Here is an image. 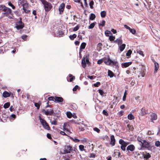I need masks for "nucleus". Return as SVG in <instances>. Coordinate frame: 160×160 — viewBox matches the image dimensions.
<instances>
[{"instance_id":"c85d7f7f","label":"nucleus","mask_w":160,"mask_h":160,"mask_svg":"<svg viewBox=\"0 0 160 160\" xmlns=\"http://www.w3.org/2000/svg\"><path fill=\"white\" fill-rule=\"evenodd\" d=\"M86 46V43L85 42H82L81 45L80 49H84L85 48Z\"/></svg>"},{"instance_id":"412c9836","label":"nucleus","mask_w":160,"mask_h":160,"mask_svg":"<svg viewBox=\"0 0 160 160\" xmlns=\"http://www.w3.org/2000/svg\"><path fill=\"white\" fill-rule=\"evenodd\" d=\"M108 76L111 78H112L114 76V74L110 70H108Z\"/></svg>"},{"instance_id":"72a5a7b5","label":"nucleus","mask_w":160,"mask_h":160,"mask_svg":"<svg viewBox=\"0 0 160 160\" xmlns=\"http://www.w3.org/2000/svg\"><path fill=\"white\" fill-rule=\"evenodd\" d=\"M105 35L107 36H110L109 35V34H111L112 35V34L111 33V32L109 31H108V30L106 31L105 32Z\"/></svg>"},{"instance_id":"e2e57ef3","label":"nucleus","mask_w":160,"mask_h":160,"mask_svg":"<svg viewBox=\"0 0 160 160\" xmlns=\"http://www.w3.org/2000/svg\"><path fill=\"white\" fill-rule=\"evenodd\" d=\"M79 129L80 131H83L84 130V129L82 127L81 125H80L79 127Z\"/></svg>"},{"instance_id":"a18cd8bd","label":"nucleus","mask_w":160,"mask_h":160,"mask_svg":"<svg viewBox=\"0 0 160 160\" xmlns=\"http://www.w3.org/2000/svg\"><path fill=\"white\" fill-rule=\"evenodd\" d=\"M93 4H94V2L93 1H91V2L89 3V5H90V7L92 9V8H93Z\"/></svg>"},{"instance_id":"f8f14e48","label":"nucleus","mask_w":160,"mask_h":160,"mask_svg":"<svg viewBox=\"0 0 160 160\" xmlns=\"http://www.w3.org/2000/svg\"><path fill=\"white\" fill-rule=\"evenodd\" d=\"M151 121L153 122V121L157 119V116L156 114L155 113H152L150 115Z\"/></svg>"},{"instance_id":"5701e85b","label":"nucleus","mask_w":160,"mask_h":160,"mask_svg":"<svg viewBox=\"0 0 160 160\" xmlns=\"http://www.w3.org/2000/svg\"><path fill=\"white\" fill-rule=\"evenodd\" d=\"M143 156L144 158L146 159H148L151 157L150 155L148 153H146L145 154H143Z\"/></svg>"},{"instance_id":"4c0bfd02","label":"nucleus","mask_w":160,"mask_h":160,"mask_svg":"<svg viewBox=\"0 0 160 160\" xmlns=\"http://www.w3.org/2000/svg\"><path fill=\"white\" fill-rule=\"evenodd\" d=\"M28 6V4L27 3H25L22 5L23 9H24L27 8Z\"/></svg>"},{"instance_id":"de8ad7c7","label":"nucleus","mask_w":160,"mask_h":160,"mask_svg":"<svg viewBox=\"0 0 160 160\" xmlns=\"http://www.w3.org/2000/svg\"><path fill=\"white\" fill-rule=\"evenodd\" d=\"M79 26L78 25L76 27H74L73 29V31H77L79 28Z\"/></svg>"},{"instance_id":"dca6fc26","label":"nucleus","mask_w":160,"mask_h":160,"mask_svg":"<svg viewBox=\"0 0 160 160\" xmlns=\"http://www.w3.org/2000/svg\"><path fill=\"white\" fill-rule=\"evenodd\" d=\"M132 63V62H126L125 63H123L122 64V66H123V67L124 68H126L128 67V66H129Z\"/></svg>"},{"instance_id":"2eb2a0df","label":"nucleus","mask_w":160,"mask_h":160,"mask_svg":"<svg viewBox=\"0 0 160 160\" xmlns=\"http://www.w3.org/2000/svg\"><path fill=\"white\" fill-rule=\"evenodd\" d=\"M111 139V144L112 146H114L115 145V139L113 135H112L110 137Z\"/></svg>"},{"instance_id":"c9c22d12","label":"nucleus","mask_w":160,"mask_h":160,"mask_svg":"<svg viewBox=\"0 0 160 160\" xmlns=\"http://www.w3.org/2000/svg\"><path fill=\"white\" fill-rule=\"evenodd\" d=\"M132 52V51L131 50H128L126 53V56L128 57H130Z\"/></svg>"},{"instance_id":"39448f33","label":"nucleus","mask_w":160,"mask_h":160,"mask_svg":"<svg viewBox=\"0 0 160 160\" xmlns=\"http://www.w3.org/2000/svg\"><path fill=\"white\" fill-rule=\"evenodd\" d=\"M119 143L121 145V148L123 151L126 150V147L129 144L128 142H125L123 140L120 139L119 141Z\"/></svg>"},{"instance_id":"79ce46f5","label":"nucleus","mask_w":160,"mask_h":160,"mask_svg":"<svg viewBox=\"0 0 160 160\" xmlns=\"http://www.w3.org/2000/svg\"><path fill=\"white\" fill-rule=\"evenodd\" d=\"M127 94V93H126V91H125V92L124 93V95L123 97V98H122L123 101H125L126 100Z\"/></svg>"},{"instance_id":"6ab92c4d","label":"nucleus","mask_w":160,"mask_h":160,"mask_svg":"<svg viewBox=\"0 0 160 160\" xmlns=\"http://www.w3.org/2000/svg\"><path fill=\"white\" fill-rule=\"evenodd\" d=\"M11 93L7 91H4L3 93V96L4 98H7L10 96Z\"/></svg>"},{"instance_id":"f3484780","label":"nucleus","mask_w":160,"mask_h":160,"mask_svg":"<svg viewBox=\"0 0 160 160\" xmlns=\"http://www.w3.org/2000/svg\"><path fill=\"white\" fill-rule=\"evenodd\" d=\"M148 113V111L145 110L143 108H142L141 109V114L142 116Z\"/></svg>"},{"instance_id":"b1692460","label":"nucleus","mask_w":160,"mask_h":160,"mask_svg":"<svg viewBox=\"0 0 160 160\" xmlns=\"http://www.w3.org/2000/svg\"><path fill=\"white\" fill-rule=\"evenodd\" d=\"M128 119L132 120L134 119V116L132 114H130L128 115Z\"/></svg>"},{"instance_id":"4468645a","label":"nucleus","mask_w":160,"mask_h":160,"mask_svg":"<svg viewBox=\"0 0 160 160\" xmlns=\"http://www.w3.org/2000/svg\"><path fill=\"white\" fill-rule=\"evenodd\" d=\"M111 60L109 57L107 58H105L103 61L104 63L108 65H111Z\"/></svg>"},{"instance_id":"ddd939ff","label":"nucleus","mask_w":160,"mask_h":160,"mask_svg":"<svg viewBox=\"0 0 160 160\" xmlns=\"http://www.w3.org/2000/svg\"><path fill=\"white\" fill-rule=\"evenodd\" d=\"M54 102H63V99L61 97H55L54 98Z\"/></svg>"},{"instance_id":"a211bd4d","label":"nucleus","mask_w":160,"mask_h":160,"mask_svg":"<svg viewBox=\"0 0 160 160\" xmlns=\"http://www.w3.org/2000/svg\"><path fill=\"white\" fill-rule=\"evenodd\" d=\"M154 63V72H156L157 70L158 69L159 66L158 64L155 62V61H153Z\"/></svg>"},{"instance_id":"0eeeda50","label":"nucleus","mask_w":160,"mask_h":160,"mask_svg":"<svg viewBox=\"0 0 160 160\" xmlns=\"http://www.w3.org/2000/svg\"><path fill=\"white\" fill-rule=\"evenodd\" d=\"M88 57V56L86 55L85 57L83 58L82 60V65L84 68L86 66V63L88 64L89 62Z\"/></svg>"},{"instance_id":"aec40b11","label":"nucleus","mask_w":160,"mask_h":160,"mask_svg":"<svg viewBox=\"0 0 160 160\" xmlns=\"http://www.w3.org/2000/svg\"><path fill=\"white\" fill-rule=\"evenodd\" d=\"M114 42L117 43L119 45V44H121L122 43V40L121 38H119L115 40Z\"/></svg>"},{"instance_id":"864d4df0","label":"nucleus","mask_w":160,"mask_h":160,"mask_svg":"<svg viewBox=\"0 0 160 160\" xmlns=\"http://www.w3.org/2000/svg\"><path fill=\"white\" fill-rule=\"evenodd\" d=\"M34 105L36 107H37L38 109L40 108V105L38 103H35Z\"/></svg>"},{"instance_id":"338daca9","label":"nucleus","mask_w":160,"mask_h":160,"mask_svg":"<svg viewBox=\"0 0 160 160\" xmlns=\"http://www.w3.org/2000/svg\"><path fill=\"white\" fill-rule=\"evenodd\" d=\"M23 10L24 12L26 13H28L30 12V11L29 10H27V9H26V8L24 9H23Z\"/></svg>"},{"instance_id":"bf43d9fd","label":"nucleus","mask_w":160,"mask_h":160,"mask_svg":"<svg viewBox=\"0 0 160 160\" xmlns=\"http://www.w3.org/2000/svg\"><path fill=\"white\" fill-rule=\"evenodd\" d=\"M54 98H54L53 97H50L48 98V99L49 101H54L55 100Z\"/></svg>"},{"instance_id":"2f4dec72","label":"nucleus","mask_w":160,"mask_h":160,"mask_svg":"<svg viewBox=\"0 0 160 160\" xmlns=\"http://www.w3.org/2000/svg\"><path fill=\"white\" fill-rule=\"evenodd\" d=\"M10 105V103L9 102H7L4 104L3 107L5 108H8Z\"/></svg>"},{"instance_id":"4d7b16f0","label":"nucleus","mask_w":160,"mask_h":160,"mask_svg":"<svg viewBox=\"0 0 160 160\" xmlns=\"http://www.w3.org/2000/svg\"><path fill=\"white\" fill-rule=\"evenodd\" d=\"M72 157V155H71L69 157L68 156V158L65 157L64 159H65V160H71V159L72 158H71V157Z\"/></svg>"},{"instance_id":"393cba45","label":"nucleus","mask_w":160,"mask_h":160,"mask_svg":"<svg viewBox=\"0 0 160 160\" xmlns=\"http://www.w3.org/2000/svg\"><path fill=\"white\" fill-rule=\"evenodd\" d=\"M101 16L102 18H103L105 17L106 16V12L105 11H102L100 13Z\"/></svg>"},{"instance_id":"6e6d98bb","label":"nucleus","mask_w":160,"mask_h":160,"mask_svg":"<svg viewBox=\"0 0 160 160\" xmlns=\"http://www.w3.org/2000/svg\"><path fill=\"white\" fill-rule=\"evenodd\" d=\"M123 111H121L118 113V114L119 116H122L123 115Z\"/></svg>"},{"instance_id":"f704fd0d","label":"nucleus","mask_w":160,"mask_h":160,"mask_svg":"<svg viewBox=\"0 0 160 160\" xmlns=\"http://www.w3.org/2000/svg\"><path fill=\"white\" fill-rule=\"evenodd\" d=\"M66 114L67 117L69 118H70L72 117V114L70 112H67Z\"/></svg>"},{"instance_id":"37998d69","label":"nucleus","mask_w":160,"mask_h":160,"mask_svg":"<svg viewBox=\"0 0 160 160\" xmlns=\"http://www.w3.org/2000/svg\"><path fill=\"white\" fill-rule=\"evenodd\" d=\"M84 146L83 145H81L79 146V149L81 151H83L84 150Z\"/></svg>"},{"instance_id":"4be33fe9","label":"nucleus","mask_w":160,"mask_h":160,"mask_svg":"<svg viewBox=\"0 0 160 160\" xmlns=\"http://www.w3.org/2000/svg\"><path fill=\"white\" fill-rule=\"evenodd\" d=\"M126 45L123 44L119 47V49L121 52L125 48Z\"/></svg>"},{"instance_id":"bb28decb","label":"nucleus","mask_w":160,"mask_h":160,"mask_svg":"<svg viewBox=\"0 0 160 160\" xmlns=\"http://www.w3.org/2000/svg\"><path fill=\"white\" fill-rule=\"evenodd\" d=\"M77 37V35L74 34L72 35H70L69 36V37L71 40H73L74 38H75Z\"/></svg>"},{"instance_id":"8fccbe9b","label":"nucleus","mask_w":160,"mask_h":160,"mask_svg":"<svg viewBox=\"0 0 160 160\" xmlns=\"http://www.w3.org/2000/svg\"><path fill=\"white\" fill-rule=\"evenodd\" d=\"M105 21L104 20H103L99 24V25H101V26H102V27H103L105 25Z\"/></svg>"},{"instance_id":"a878e982","label":"nucleus","mask_w":160,"mask_h":160,"mask_svg":"<svg viewBox=\"0 0 160 160\" xmlns=\"http://www.w3.org/2000/svg\"><path fill=\"white\" fill-rule=\"evenodd\" d=\"M111 65H114L116 66L118 65V63L117 61H115L111 60Z\"/></svg>"},{"instance_id":"ea45409f","label":"nucleus","mask_w":160,"mask_h":160,"mask_svg":"<svg viewBox=\"0 0 160 160\" xmlns=\"http://www.w3.org/2000/svg\"><path fill=\"white\" fill-rule=\"evenodd\" d=\"M95 23H92L89 26V29H92L95 26Z\"/></svg>"},{"instance_id":"9b49d317","label":"nucleus","mask_w":160,"mask_h":160,"mask_svg":"<svg viewBox=\"0 0 160 160\" xmlns=\"http://www.w3.org/2000/svg\"><path fill=\"white\" fill-rule=\"evenodd\" d=\"M65 6V4L64 3H61L59 8V11L60 14H61L63 12L64 7Z\"/></svg>"},{"instance_id":"473e14b6","label":"nucleus","mask_w":160,"mask_h":160,"mask_svg":"<svg viewBox=\"0 0 160 160\" xmlns=\"http://www.w3.org/2000/svg\"><path fill=\"white\" fill-rule=\"evenodd\" d=\"M70 138L73 141L75 142H78L80 141V140L75 138H73L72 137H70Z\"/></svg>"},{"instance_id":"c756f323","label":"nucleus","mask_w":160,"mask_h":160,"mask_svg":"<svg viewBox=\"0 0 160 160\" xmlns=\"http://www.w3.org/2000/svg\"><path fill=\"white\" fill-rule=\"evenodd\" d=\"M69 77L71 78L69 79V81L70 82H72L73 80L75 79V77L72 76V75L71 74H69Z\"/></svg>"},{"instance_id":"3c124183","label":"nucleus","mask_w":160,"mask_h":160,"mask_svg":"<svg viewBox=\"0 0 160 160\" xmlns=\"http://www.w3.org/2000/svg\"><path fill=\"white\" fill-rule=\"evenodd\" d=\"M93 130L97 132L98 133H99L100 131V130L98 128H97L95 127L93 128Z\"/></svg>"},{"instance_id":"69168bd1","label":"nucleus","mask_w":160,"mask_h":160,"mask_svg":"<svg viewBox=\"0 0 160 160\" xmlns=\"http://www.w3.org/2000/svg\"><path fill=\"white\" fill-rule=\"evenodd\" d=\"M102 113L103 114L106 116H108V114L107 112L105 110H103L102 111Z\"/></svg>"},{"instance_id":"13d9d810","label":"nucleus","mask_w":160,"mask_h":160,"mask_svg":"<svg viewBox=\"0 0 160 160\" xmlns=\"http://www.w3.org/2000/svg\"><path fill=\"white\" fill-rule=\"evenodd\" d=\"M27 37V36L25 35H22V38L23 40H26Z\"/></svg>"},{"instance_id":"49530a36","label":"nucleus","mask_w":160,"mask_h":160,"mask_svg":"<svg viewBox=\"0 0 160 160\" xmlns=\"http://www.w3.org/2000/svg\"><path fill=\"white\" fill-rule=\"evenodd\" d=\"M109 37V39L111 41L114 40L115 39V37L114 36H110Z\"/></svg>"},{"instance_id":"680f3d73","label":"nucleus","mask_w":160,"mask_h":160,"mask_svg":"<svg viewBox=\"0 0 160 160\" xmlns=\"http://www.w3.org/2000/svg\"><path fill=\"white\" fill-rule=\"evenodd\" d=\"M98 91L99 93L101 95H102L104 93V92L102 90L99 89Z\"/></svg>"},{"instance_id":"6e6552de","label":"nucleus","mask_w":160,"mask_h":160,"mask_svg":"<svg viewBox=\"0 0 160 160\" xmlns=\"http://www.w3.org/2000/svg\"><path fill=\"white\" fill-rule=\"evenodd\" d=\"M141 146L142 147H144L146 148H148L150 147V145L149 142L144 140L142 142Z\"/></svg>"},{"instance_id":"9d476101","label":"nucleus","mask_w":160,"mask_h":160,"mask_svg":"<svg viewBox=\"0 0 160 160\" xmlns=\"http://www.w3.org/2000/svg\"><path fill=\"white\" fill-rule=\"evenodd\" d=\"M135 149V147L134 145L132 144H131L128 146L127 148V150L128 151V152H129V151H133Z\"/></svg>"},{"instance_id":"a19ab883","label":"nucleus","mask_w":160,"mask_h":160,"mask_svg":"<svg viewBox=\"0 0 160 160\" xmlns=\"http://www.w3.org/2000/svg\"><path fill=\"white\" fill-rule=\"evenodd\" d=\"M137 52L139 54L142 55V56H144V55L143 54V52L142 51L139 50H137Z\"/></svg>"},{"instance_id":"423d86ee","label":"nucleus","mask_w":160,"mask_h":160,"mask_svg":"<svg viewBox=\"0 0 160 160\" xmlns=\"http://www.w3.org/2000/svg\"><path fill=\"white\" fill-rule=\"evenodd\" d=\"M24 26V24L22 21L21 18H20L19 21L16 23L15 27L17 29L20 30L22 29L23 28Z\"/></svg>"},{"instance_id":"58836bf2","label":"nucleus","mask_w":160,"mask_h":160,"mask_svg":"<svg viewBox=\"0 0 160 160\" xmlns=\"http://www.w3.org/2000/svg\"><path fill=\"white\" fill-rule=\"evenodd\" d=\"M50 122L52 125H56L57 124V122L55 120L52 121L51 120H50Z\"/></svg>"},{"instance_id":"cd10ccee","label":"nucleus","mask_w":160,"mask_h":160,"mask_svg":"<svg viewBox=\"0 0 160 160\" xmlns=\"http://www.w3.org/2000/svg\"><path fill=\"white\" fill-rule=\"evenodd\" d=\"M95 15L93 13H91L89 18V19L90 20H93L95 18Z\"/></svg>"},{"instance_id":"f257e3e1","label":"nucleus","mask_w":160,"mask_h":160,"mask_svg":"<svg viewBox=\"0 0 160 160\" xmlns=\"http://www.w3.org/2000/svg\"><path fill=\"white\" fill-rule=\"evenodd\" d=\"M0 10L4 12L3 14L4 16L8 17L10 19L12 18L13 15L12 14L11 10L10 8L2 5L0 6Z\"/></svg>"},{"instance_id":"1a4fd4ad","label":"nucleus","mask_w":160,"mask_h":160,"mask_svg":"<svg viewBox=\"0 0 160 160\" xmlns=\"http://www.w3.org/2000/svg\"><path fill=\"white\" fill-rule=\"evenodd\" d=\"M42 112L46 115H51L53 113V110L51 109H48L47 110H43Z\"/></svg>"},{"instance_id":"0e129e2a","label":"nucleus","mask_w":160,"mask_h":160,"mask_svg":"<svg viewBox=\"0 0 160 160\" xmlns=\"http://www.w3.org/2000/svg\"><path fill=\"white\" fill-rule=\"evenodd\" d=\"M79 87L78 85H76L75 86L74 88L73 89V91H75Z\"/></svg>"},{"instance_id":"f03ea898","label":"nucleus","mask_w":160,"mask_h":160,"mask_svg":"<svg viewBox=\"0 0 160 160\" xmlns=\"http://www.w3.org/2000/svg\"><path fill=\"white\" fill-rule=\"evenodd\" d=\"M74 149L70 146L67 145V146H65L64 148V149L63 150L61 151V152L62 153V154H64L66 153H70L71 151L74 150V151L76 152V151L77 149L75 148H74Z\"/></svg>"},{"instance_id":"e433bc0d","label":"nucleus","mask_w":160,"mask_h":160,"mask_svg":"<svg viewBox=\"0 0 160 160\" xmlns=\"http://www.w3.org/2000/svg\"><path fill=\"white\" fill-rule=\"evenodd\" d=\"M130 32L133 34L135 33L136 31L135 29L130 28L129 29Z\"/></svg>"},{"instance_id":"20e7f679","label":"nucleus","mask_w":160,"mask_h":160,"mask_svg":"<svg viewBox=\"0 0 160 160\" xmlns=\"http://www.w3.org/2000/svg\"><path fill=\"white\" fill-rule=\"evenodd\" d=\"M39 119L43 127L46 129L49 130L50 128L46 121L44 119H42L40 116L39 117Z\"/></svg>"},{"instance_id":"774afa93","label":"nucleus","mask_w":160,"mask_h":160,"mask_svg":"<svg viewBox=\"0 0 160 160\" xmlns=\"http://www.w3.org/2000/svg\"><path fill=\"white\" fill-rule=\"evenodd\" d=\"M47 138H49V139H50L51 138H52L51 136V134H49V133H48V134H47Z\"/></svg>"},{"instance_id":"c03bdc74","label":"nucleus","mask_w":160,"mask_h":160,"mask_svg":"<svg viewBox=\"0 0 160 160\" xmlns=\"http://www.w3.org/2000/svg\"><path fill=\"white\" fill-rule=\"evenodd\" d=\"M8 5L11 7H12V9H14L15 8V7L11 2H9L8 3Z\"/></svg>"},{"instance_id":"603ef678","label":"nucleus","mask_w":160,"mask_h":160,"mask_svg":"<svg viewBox=\"0 0 160 160\" xmlns=\"http://www.w3.org/2000/svg\"><path fill=\"white\" fill-rule=\"evenodd\" d=\"M100 84V83L99 82H97L96 83L94 84V86L95 87H98Z\"/></svg>"},{"instance_id":"7c9ffc66","label":"nucleus","mask_w":160,"mask_h":160,"mask_svg":"<svg viewBox=\"0 0 160 160\" xmlns=\"http://www.w3.org/2000/svg\"><path fill=\"white\" fill-rule=\"evenodd\" d=\"M137 140L138 142L141 143L140 144L141 146L142 143V142H143V141L144 140H142V138L139 137L137 138Z\"/></svg>"},{"instance_id":"09e8293b","label":"nucleus","mask_w":160,"mask_h":160,"mask_svg":"<svg viewBox=\"0 0 160 160\" xmlns=\"http://www.w3.org/2000/svg\"><path fill=\"white\" fill-rule=\"evenodd\" d=\"M155 145L156 146L158 147L160 146V142L159 141H157L155 143Z\"/></svg>"},{"instance_id":"7ed1b4c3","label":"nucleus","mask_w":160,"mask_h":160,"mask_svg":"<svg viewBox=\"0 0 160 160\" xmlns=\"http://www.w3.org/2000/svg\"><path fill=\"white\" fill-rule=\"evenodd\" d=\"M41 1L44 5L45 11H48L52 8V6L50 3L48 2L45 0H41Z\"/></svg>"},{"instance_id":"5fc2aeb1","label":"nucleus","mask_w":160,"mask_h":160,"mask_svg":"<svg viewBox=\"0 0 160 160\" xmlns=\"http://www.w3.org/2000/svg\"><path fill=\"white\" fill-rule=\"evenodd\" d=\"M95 154L94 153H92L90 154V156H89L90 158H94L95 157Z\"/></svg>"},{"instance_id":"052dcab7","label":"nucleus","mask_w":160,"mask_h":160,"mask_svg":"<svg viewBox=\"0 0 160 160\" xmlns=\"http://www.w3.org/2000/svg\"><path fill=\"white\" fill-rule=\"evenodd\" d=\"M103 61L102 59L99 60L97 61V63L98 64H101Z\"/></svg>"}]
</instances>
